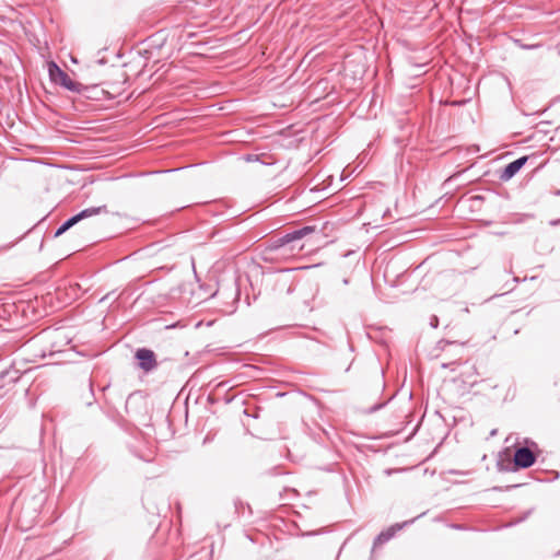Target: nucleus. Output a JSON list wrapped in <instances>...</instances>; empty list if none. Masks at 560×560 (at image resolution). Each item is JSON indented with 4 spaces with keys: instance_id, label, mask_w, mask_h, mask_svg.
Segmentation results:
<instances>
[{
    "instance_id": "4",
    "label": "nucleus",
    "mask_w": 560,
    "mask_h": 560,
    "mask_svg": "<svg viewBox=\"0 0 560 560\" xmlns=\"http://www.w3.org/2000/svg\"><path fill=\"white\" fill-rule=\"evenodd\" d=\"M135 358L138 362L139 369L143 372L149 373L158 368V361L155 353L148 348H139L135 352Z\"/></svg>"
},
{
    "instance_id": "7",
    "label": "nucleus",
    "mask_w": 560,
    "mask_h": 560,
    "mask_svg": "<svg viewBox=\"0 0 560 560\" xmlns=\"http://www.w3.org/2000/svg\"><path fill=\"white\" fill-rule=\"evenodd\" d=\"M80 96L88 98V100H94V101H101L103 100L107 92L100 88L98 83L93 84H83L80 82L79 91H77Z\"/></svg>"
},
{
    "instance_id": "11",
    "label": "nucleus",
    "mask_w": 560,
    "mask_h": 560,
    "mask_svg": "<svg viewBox=\"0 0 560 560\" xmlns=\"http://www.w3.org/2000/svg\"><path fill=\"white\" fill-rule=\"evenodd\" d=\"M431 324H432L433 327H436V325H438V317H433V320H432Z\"/></svg>"
},
{
    "instance_id": "6",
    "label": "nucleus",
    "mask_w": 560,
    "mask_h": 560,
    "mask_svg": "<svg viewBox=\"0 0 560 560\" xmlns=\"http://www.w3.org/2000/svg\"><path fill=\"white\" fill-rule=\"evenodd\" d=\"M295 284L291 269L281 271L275 279L273 290L279 294H290L294 291Z\"/></svg>"
},
{
    "instance_id": "3",
    "label": "nucleus",
    "mask_w": 560,
    "mask_h": 560,
    "mask_svg": "<svg viewBox=\"0 0 560 560\" xmlns=\"http://www.w3.org/2000/svg\"><path fill=\"white\" fill-rule=\"evenodd\" d=\"M48 72L51 81L63 86L65 89L77 92L80 88V82L73 81L63 70H61L55 62L48 67Z\"/></svg>"
},
{
    "instance_id": "12",
    "label": "nucleus",
    "mask_w": 560,
    "mask_h": 560,
    "mask_svg": "<svg viewBox=\"0 0 560 560\" xmlns=\"http://www.w3.org/2000/svg\"><path fill=\"white\" fill-rule=\"evenodd\" d=\"M559 222H560V221H552V222H551V224H552V225H556V224H558Z\"/></svg>"
},
{
    "instance_id": "1",
    "label": "nucleus",
    "mask_w": 560,
    "mask_h": 560,
    "mask_svg": "<svg viewBox=\"0 0 560 560\" xmlns=\"http://www.w3.org/2000/svg\"><path fill=\"white\" fill-rule=\"evenodd\" d=\"M314 231V226L305 225L281 236H277L270 241L268 249L275 252L277 257L294 256L304 248V245L300 243L301 240Z\"/></svg>"
},
{
    "instance_id": "8",
    "label": "nucleus",
    "mask_w": 560,
    "mask_h": 560,
    "mask_svg": "<svg viewBox=\"0 0 560 560\" xmlns=\"http://www.w3.org/2000/svg\"><path fill=\"white\" fill-rule=\"evenodd\" d=\"M527 160V156H521L514 160L513 162L509 163L501 172L499 178L503 182L510 180L526 164Z\"/></svg>"
},
{
    "instance_id": "10",
    "label": "nucleus",
    "mask_w": 560,
    "mask_h": 560,
    "mask_svg": "<svg viewBox=\"0 0 560 560\" xmlns=\"http://www.w3.org/2000/svg\"><path fill=\"white\" fill-rule=\"evenodd\" d=\"M431 324H432L433 327H436V325H438V317H433V320H432Z\"/></svg>"
},
{
    "instance_id": "9",
    "label": "nucleus",
    "mask_w": 560,
    "mask_h": 560,
    "mask_svg": "<svg viewBox=\"0 0 560 560\" xmlns=\"http://www.w3.org/2000/svg\"><path fill=\"white\" fill-rule=\"evenodd\" d=\"M412 521H409V522H405L402 524H399V523H396L394 525H392L390 527H388L387 529L381 532L374 539V542H373V550L377 547V546H381L387 541H389L398 530H400L405 525L411 523Z\"/></svg>"
},
{
    "instance_id": "13",
    "label": "nucleus",
    "mask_w": 560,
    "mask_h": 560,
    "mask_svg": "<svg viewBox=\"0 0 560 560\" xmlns=\"http://www.w3.org/2000/svg\"><path fill=\"white\" fill-rule=\"evenodd\" d=\"M108 296H109V294H108V295H106V296H103V299H102L101 301L106 300Z\"/></svg>"
},
{
    "instance_id": "2",
    "label": "nucleus",
    "mask_w": 560,
    "mask_h": 560,
    "mask_svg": "<svg viewBox=\"0 0 560 560\" xmlns=\"http://www.w3.org/2000/svg\"><path fill=\"white\" fill-rule=\"evenodd\" d=\"M106 211H107L106 206L91 207V208H86V209L82 210L81 212H79L75 215L66 220L55 232V237L60 236L61 234H63L66 231H68L70 228L75 225L81 220L100 214L102 212H106Z\"/></svg>"
},
{
    "instance_id": "5",
    "label": "nucleus",
    "mask_w": 560,
    "mask_h": 560,
    "mask_svg": "<svg viewBox=\"0 0 560 560\" xmlns=\"http://www.w3.org/2000/svg\"><path fill=\"white\" fill-rule=\"evenodd\" d=\"M516 469H525L533 466L536 462L535 453L527 446L517 447L513 457Z\"/></svg>"
}]
</instances>
